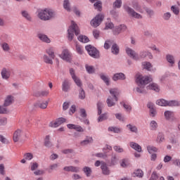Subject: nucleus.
Returning a JSON list of instances; mask_svg holds the SVG:
<instances>
[{"mask_svg":"<svg viewBox=\"0 0 180 180\" xmlns=\"http://www.w3.org/2000/svg\"><path fill=\"white\" fill-rule=\"evenodd\" d=\"M136 84H139V87H137L136 89V92L139 94H143L144 93V86L147 85L149 82H151L153 81V79L151 77H149L148 76H143L141 75L136 76Z\"/></svg>","mask_w":180,"mask_h":180,"instance_id":"obj_1","label":"nucleus"},{"mask_svg":"<svg viewBox=\"0 0 180 180\" xmlns=\"http://www.w3.org/2000/svg\"><path fill=\"white\" fill-rule=\"evenodd\" d=\"M38 18L41 20H50V19L54 18V12L49 8L41 10L38 13Z\"/></svg>","mask_w":180,"mask_h":180,"instance_id":"obj_2","label":"nucleus"},{"mask_svg":"<svg viewBox=\"0 0 180 180\" xmlns=\"http://www.w3.org/2000/svg\"><path fill=\"white\" fill-rule=\"evenodd\" d=\"M110 94L112 96V98L110 96L108 98L107 105L109 108H111V106H115V102H117V95H119L120 92L117 89H111Z\"/></svg>","mask_w":180,"mask_h":180,"instance_id":"obj_3","label":"nucleus"},{"mask_svg":"<svg viewBox=\"0 0 180 180\" xmlns=\"http://www.w3.org/2000/svg\"><path fill=\"white\" fill-rule=\"evenodd\" d=\"M68 40L70 41H72L74 39V33L76 36L79 34V28H78V25L75 24L74 21H72V25L70 26L69 29L68 30Z\"/></svg>","mask_w":180,"mask_h":180,"instance_id":"obj_4","label":"nucleus"},{"mask_svg":"<svg viewBox=\"0 0 180 180\" xmlns=\"http://www.w3.org/2000/svg\"><path fill=\"white\" fill-rule=\"evenodd\" d=\"M159 106H179V102L176 101H167L165 99H160L156 101Z\"/></svg>","mask_w":180,"mask_h":180,"instance_id":"obj_5","label":"nucleus"},{"mask_svg":"<svg viewBox=\"0 0 180 180\" xmlns=\"http://www.w3.org/2000/svg\"><path fill=\"white\" fill-rule=\"evenodd\" d=\"M86 51L89 54L91 57L93 58H99V51L96 50V48L94 47L91 45H87L85 47Z\"/></svg>","mask_w":180,"mask_h":180,"instance_id":"obj_6","label":"nucleus"},{"mask_svg":"<svg viewBox=\"0 0 180 180\" xmlns=\"http://www.w3.org/2000/svg\"><path fill=\"white\" fill-rule=\"evenodd\" d=\"M103 19H105V15H103V14L97 15L94 18L91 20V26H93V27H98V26L102 23Z\"/></svg>","mask_w":180,"mask_h":180,"instance_id":"obj_7","label":"nucleus"},{"mask_svg":"<svg viewBox=\"0 0 180 180\" xmlns=\"http://www.w3.org/2000/svg\"><path fill=\"white\" fill-rule=\"evenodd\" d=\"M124 9L127 12L128 15H129V16H132V18H135L136 19H141V18H143L141 15L137 13L129 6H124Z\"/></svg>","mask_w":180,"mask_h":180,"instance_id":"obj_8","label":"nucleus"},{"mask_svg":"<svg viewBox=\"0 0 180 180\" xmlns=\"http://www.w3.org/2000/svg\"><path fill=\"white\" fill-rule=\"evenodd\" d=\"M70 74L76 85L79 86V88H82V82L81 81L80 78L75 75V70H74L72 68H70Z\"/></svg>","mask_w":180,"mask_h":180,"instance_id":"obj_9","label":"nucleus"},{"mask_svg":"<svg viewBox=\"0 0 180 180\" xmlns=\"http://www.w3.org/2000/svg\"><path fill=\"white\" fill-rule=\"evenodd\" d=\"M127 30V27L126 25H120L115 27V29L112 30V33L115 36H117V34H120L122 32H126Z\"/></svg>","mask_w":180,"mask_h":180,"instance_id":"obj_10","label":"nucleus"},{"mask_svg":"<svg viewBox=\"0 0 180 180\" xmlns=\"http://www.w3.org/2000/svg\"><path fill=\"white\" fill-rule=\"evenodd\" d=\"M60 58L65 61H71V54L68 49H64L62 53L60 55Z\"/></svg>","mask_w":180,"mask_h":180,"instance_id":"obj_11","label":"nucleus"},{"mask_svg":"<svg viewBox=\"0 0 180 180\" xmlns=\"http://www.w3.org/2000/svg\"><path fill=\"white\" fill-rule=\"evenodd\" d=\"M66 120L65 118H58L56 121L51 122L50 123L51 127H58V126H60V124H63V123H65Z\"/></svg>","mask_w":180,"mask_h":180,"instance_id":"obj_12","label":"nucleus"},{"mask_svg":"<svg viewBox=\"0 0 180 180\" xmlns=\"http://www.w3.org/2000/svg\"><path fill=\"white\" fill-rule=\"evenodd\" d=\"M126 53L129 57H131V58H133V60H139V55H137L133 49L127 48Z\"/></svg>","mask_w":180,"mask_h":180,"instance_id":"obj_13","label":"nucleus"},{"mask_svg":"<svg viewBox=\"0 0 180 180\" xmlns=\"http://www.w3.org/2000/svg\"><path fill=\"white\" fill-rule=\"evenodd\" d=\"M22 130L20 129H17L16 131H15L13 135V140L14 143H18V141H19V140H20V137H22Z\"/></svg>","mask_w":180,"mask_h":180,"instance_id":"obj_14","label":"nucleus"},{"mask_svg":"<svg viewBox=\"0 0 180 180\" xmlns=\"http://www.w3.org/2000/svg\"><path fill=\"white\" fill-rule=\"evenodd\" d=\"M68 129H74L76 130V131H79V132H84L85 131V129H84V128H82V127L79 126V125H77V124H68L67 125Z\"/></svg>","mask_w":180,"mask_h":180,"instance_id":"obj_15","label":"nucleus"},{"mask_svg":"<svg viewBox=\"0 0 180 180\" xmlns=\"http://www.w3.org/2000/svg\"><path fill=\"white\" fill-rule=\"evenodd\" d=\"M1 77L3 79H8L11 77V70L6 68H3L1 70Z\"/></svg>","mask_w":180,"mask_h":180,"instance_id":"obj_16","label":"nucleus"},{"mask_svg":"<svg viewBox=\"0 0 180 180\" xmlns=\"http://www.w3.org/2000/svg\"><path fill=\"white\" fill-rule=\"evenodd\" d=\"M35 108H39L40 109H46L49 106V101H39L34 104Z\"/></svg>","mask_w":180,"mask_h":180,"instance_id":"obj_17","label":"nucleus"},{"mask_svg":"<svg viewBox=\"0 0 180 180\" xmlns=\"http://www.w3.org/2000/svg\"><path fill=\"white\" fill-rule=\"evenodd\" d=\"M42 60L46 64H51V65H53V60H54V58H51V56H50L44 54V56H42Z\"/></svg>","mask_w":180,"mask_h":180,"instance_id":"obj_18","label":"nucleus"},{"mask_svg":"<svg viewBox=\"0 0 180 180\" xmlns=\"http://www.w3.org/2000/svg\"><path fill=\"white\" fill-rule=\"evenodd\" d=\"M132 7L134 8V9H135V11H137L138 12H140L141 13H143V12H144L143 8H141V6L140 5H139V2L136 1H134L132 2Z\"/></svg>","mask_w":180,"mask_h":180,"instance_id":"obj_19","label":"nucleus"},{"mask_svg":"<svg viewBox=\"0 0 180 180\" xmlns=\"http://www.w3.org/2000/svg\"><path fill=\"white\" fill-rule=\"evenodd\" d=\"M113 81H119V79H126V77L123 73H116L112 77Z\"/></svg>","mask_w":180,"mask_h":180,"instance_id":"obj_20","label":"nucleus"},{"mask_svg":"<svg viewBox=\"0 0 180 180\" xmlns=\"http://www.w3.org/2000/svg\"><path fill=\"white\" fill-rule=\"evenodd\" d=\"M13 102V96H8L4 101V105L9 106V105H12Z\"/></svg>","mask_w":180,"mask_h":180,"instance_id":"obj_21","label":"nucleus"},{"mask_svg":"<svg viewBox=\"0 0 180 180\" xmlns=\"http://www.w3.org/2000/svg\"><path fill=\"white\" fill-rule=\"evenodd\" d=\"M101 168L103 171V174L104 175H109L110 174V171L109 170V169L108 168V166L106 165L105 163H102Z\"/></svg>","mask_w":180,"mask_h":180,"instance_id":"obj_22","label":"nucleus"},{"mask_svg":"<svg viewBox=\"0 0 180 180\" xmlns=\"http://www.w3.org/2000/svg\"><path fill=\"white\" fill-rule=\"evenodd\" d=\"M129 146L130 147H131V148H133L136 151H138V153H141V146L138 143L131 142Z\"/></svg>","mask_w":180,"mask_h":180,"instance_id":"obj_23","label":"nucleus"},{"mask_svg":"<svg viewBox=\"0 0 180 180\" xmlns=\"http://www.w3.org/2000/svg\"><path fill=\"white\" fill-rule=\"evenodd\" d=\"M147 89H152V91H155V92H160V86L158 84L153 83L147 86Z\"/></svg>","mask_w":180,"mask_h":180,"instance_id":"obj_24","label":"nucleus"},{"mask_svg":"<svg viewBox=\"0 0 180 180\" xmlns=\"http://www.w3.org/2000/svg\"><path fill=\"white\" fill-rule=\"evenodd\" d=\"M21 15L22 18H25L27 20H29V22H32V16H30V14L26 11H22L21 12Z\"/></svg>","mask_w":180,"mask_h":180,"instance_id":"obj_25","label":"nucleus"},{"mask_svg":"<svg viewBox=\"0 0 180 180\" xmlns=\"http://www.w3.org/2000/svg\"><path fill=\"white\" fill-rule=\"evenodd\" d=\"M39 39L41 40V41H44L45 43H50V39L47 37V35H44L43 34H38Z\"/></svg>","mask_w":180,"mask_h":180,"instance_id":"obj_26","label":"nucleus"},{"mask_svg":"<svg viewBox=\"0 0 180 180\" xmlns=\"http://www.w3.org/2000/svg\"><path fill=\"white\" fill-rule=\"evenodd\" d=\"M94 141V139L91 136H87L86 139L84 141H82L80 144L81 146H86L87 144H90V143H92Z\"/></svg>","mask_w":180,"mask_h":180,"instance_id":"obj_27","label":"nucleus"},{"mask_svg":"<svg viewBox=\"0 0 180 180\" xmlns=\"http://www.w3.org/2000/svg\"><path fill=\"white\" fill-rule=\"evenodd\" d=\"M46 54L51 57V58H56V55L54 54V49L53 48H49L46 50Z\"/></svg>","mask_w":180,"mask_h":180,"instance_id":"obj_28","label":"nucleus"},{"mask_svg":"<svg viewBox=\"0 0 180 180\" xmlns=\"http://www.w3.org/2000/svg\"><path fill=\"white\" fill-rule=\"evenodd\" d=\"M77 39L79 41H81L82 43H88V41H89V38L84 35L79 36Z\"/></svg>","mask_w":180,"mask_h":180,"instance_id":"obj_29","label":"nucleus"},{"mask_svg":"<svg viewBox=\"0 0 180 180\" xmlns=\"http://www.w3.org/2000/svg\"><path fill=\"white\" fill-rule=\"evenodd\" d=\"M166 58H167V61H168L169 64H171V65H173L175 64V58H174L173 56L167 55Z\"/></svg>","mask_w":180,"mask_h":180,"instance_id":"obj_30","label":"nucleus"},{"mask_svg":"<svg viewBox=\"0 0 180 180\" xmlns=\"http://www.w3.org/2000/svg\"><path fill=\"white\" fill-rule=\"evenodd\" d=\"M63 91H64L65 92H67L69 89H70V84L68 83V81L65 80L63 82V88H62Z\"/></svg>","mask_w":180,"mask_h":180,"instance_id":"obj_31","label":"nucleus"},{"mask_svg":"<svg viewBox=\"0 0 180 180\" xmlns=\"http://www.w3.org/2000/svg\"><path fill=\"white\" fill-rule=\"evenodd\" d=\"M147 150L149 154H153V153H157L158 149L155 146H147Z\"/></svg>","mask_w":180,"mask_h":180,"instance_id":"obj_32","label":"nucleus"},{"mask_svg":"<svg viewBox=\"0 0 180 180\" xmlns=\"http://www.w3.org/2000/svg\"><path fill=\"white\" fill-rule=\"evenodd\" d=\"M112 54H119V46L117 44H114L111 48Z\"/></svg>","mask_w":180,"mask_h":180,"instance_id":"obj_33","label":"nucleus"},{"mask_svg":"<svg viewBox=\"0 0 180 180\" xmlns=\"http://www.w3.org/2000/svg\"><path fill=\"white\" fill-rule=\"evenodd\" d=\"M1 48L4 50V51H11V46H9V44L6 42H4L1 44Z\"/></svg>","mask_w":180,"mask_h":180,"instance_id":"obj_34","label":"nucleus"},{"mask_svg":"<svg viewBox=\"0 0 180 180\" xmlns=\"http://www.w3.org/2000/svg\"><path fill=\"white\" fill-rule=\"evenodd\" d=\"M164 140H165V138L164 137V134L161 133L158 134V137L156 139V142L161 143H162V141H164Z\"/></svg>","mask_w":180,"mask_h":180,"instance_id":"obj_35","label":"nucleus"},{"mask_svg":"<svg viewBox=\"0 0 180 180\" xmlns=\"http://www.w3.org/2000/svg\"><path fill=\"white\" fill-rule=\"evenodd\" d=\"M44 146L46 147H51V142L50 141V136L47 135L44 139Z\"/></svg>","mask_w":180,"mask_h":180,"instance_id":"obj_36","label":"nucleus"},{"mask_svg":"<svg viewBox=\"0 0 180 180\" xmlns=\"http://www.w3.org/2000/svg\"><path fill=\"white\" fill-rule=\"evenodd\" d=\"M85 68L89 74H94L95 72V68L94 66L86 65Z\"/></svg>","mask_w":180,"mask_h":180,"instance_id":"obj_37","label":"nucleus"},{"mask_svg":"<svg viewBox=\"0 0 180 180\" xmlns=\"http://www.w3.org/2000/svg\"><path fill=\"white\" fill-rule=\"evenodd\" d=\"M129 165H130L129 159H123L121 162V167H122V168H126V167H129Z\"/></svg>","mask_w":180,"mask_h":180,"instance_id":"obj_38","label":"nucleus"},{"mask_svg":"<svg viewBox=\"0 0 180 180\" xmlns=\"http://www.w3.org/2000/svg\"><path fill=\"white\" fill-rule=\"evenodd\" d=\"M49 94H50L49 90L41 91L37 94V96H49Z\"/></svg>","mask_w":180,"mask_h":180,"instance_id":"obj_39","label":"nucleus"},{"mask_svg":"<svg viewBox=\"0 0 180 180\" xmlns=\"http://www.w3.org/2000/svg\"><path fill=\"white\" fill-rule=\"evenodd\" d=\"M94 8L95 9H97V11L101 12V11H102V2H101L100 1L96 2L94 4Z\"/></svg>","mask_w":180,"mask_h":180,"instance_id":"obj_40","label":"nucleus"},{"mask_svg":"<svg viewBox=\"0 0 180 180\" xmlns=\"http://www.w3.org/2000/svg\"><path fill=\"white\" fill-rule=\"evenodd\" d=\"M127 127L130 130V131H132V133H137L138 131L137 127L134 125L128 124L127 125Z\"/></svg>","mask_w":180,"mask_h":180,"instance_id":"obj_41","label":"nucleus"},{"mask_svg":"<svg viewBox=\"0 0 180 180\" xmlns=\"http://www.w3.org/2000/svg\"><path fill=\"white\" fill-rule=\"evenodd\" d=\"M63 7L64 9L68 11V12H70V11H71V8H70V1H68V0H64Z\"/></svg>","mask_w":180,"mask_h":180,"instance_id":"obj_42","label":"nucleus"},{"mask_svg":"<svg viewBox=\"0 0 180 180\" xmlns=\"http://www.w3.org/2000/svg\"><path fill=\"white\" fill-rule=\"evenodd\" d=\"M83 171H84V174H86V176H90L92 172V170L89 167H84L83 168Z\"/></svg>","mask_w":180,"mask_h":180,"instance_id":"obj_43","label":"nucleus"},{"mask_svg":"<svg viewBox=\"0 0 180 180\" xmlns=\"http://www.w3.org/2000/svg\"><path fill=\"white\" fill-rule=\"evenodd\" d=\"M143 171L141 169H137L134 172V176H138L139 178H143Z\"/></svg>","mask_w":180,"mask_h":180,"instance_id":"obj_44","label":"nucleus"},{"mask_svg":"<svg viewBox=\"0 0 180 180\" xmlns=\"http://www.w3.org/2000/svg\"><path fill=\"white\" fill-rule=\"evenodd\" d=\"M102 108H103V103H102V102H101V101H98L97 103V109H98V115H101Z\"/></svg>","mask_w":180,"mask_h":180,"instance_id":"obj_45","label":"nucleus"},{"mask_svg":"<svg viewBox=\"0 0 180 180\" xmlns=\"http://www.w3.org/2000/svg\"><path fill=\"white\" fill-rule=\"evenodd\" d=\"M150 126L152 130H156L157 127H158V124H157V122L153 120L150 122Z\"/></svg>","mask_w":180,"mask_h":180,"instance_id":"obj_46","label":"nucleus"},{"mask_svg":"<svg viewBox=\"0 0 180 180\" xmlns=\"http://www.w3.org/2000/svg\"><path fill=\"white\" fill-rule=\"evenodd\" d=\"M7 113H9L8 108L0 106V115H6Z\"/></svg>","mask_w":180,"mask_h":180,"instance_id":"obj_47","label":"nucleus"},{"mask_svg":"<svg viewBox=\"0 0 180 180\" xmlns=\"http://www.w3.org/2000/svg\"><path fill=\"white\" fill-rule=\"evenodd\" d=\"M106 119H108V114L104 113L98 117V122H103V120H106Z\"/></svg>","mask_w":180,"mask_h":180,"instance_id":"obj_48","label":"nucleus"},{"mask_svg":"<svg viewBox=\"0 0 180 180\" xmlns=\"http://www.w3.org/2000/svg\"><path fill=\"white\" fill-rule=\"evenodd\" d=\"M79 99H85V91L82 89V87L79 91Z\"/></svg>","mask_w":180,"mask_h":180,"instance_id":"obj_49","label":"nucleus"},{"mask_svg":"<svg viewBox=\"0 0 180 180\" xmlns=\"http://www.w3.org/2000/svg\"><path fill=\"white\" fill-rule=\"evenodd\" d=\"M171 11H172L173 13H174V15H179V8H178L176 6H172L171 7Z\"/></svg>","mask_w":180,"mask_h":180,"instance_id":"obj_50","label":"nucleus"},{"mask_svg":"<svg viewBox=\"0 0 180 180\" xmlns=\"http://www.w3.org/2000/svg\"><path fill=\"white\" fill-rule=\"evenodd\" d=\"M143 68H145V70H148V71H150V69L152 67L151 63L150 62H144L143 63Z\"/></svg>","mask_w":180,"mask_h":180,"instance_id":"obj_51","label":"nucleus"},{"mask_svg":"<svg viewBox=\"0 0 180 180\" xmlns=\"http://www.w3.org/2000/svg\"><path fill=\"white\" fill-rule=\"evenodd\" d=\"M165 116L166 119L168 120L171 119L172 117V116H174V112H170V111H166L165 112Z\"/></svg>","mask_w":180,"mask_h":180,"instance_id":"obj_52","label":"nucleus"},{"mask_svg":"<svg viewBox=\"0 0 180 180\" xmlns=\"http://www.w3.org/2000/svg\"><path fill=\"white\" fill-rule=\"evenodd\" d=\"M109 131H113L114 133H120L121 129L117 127H110L108 128Z\"/></svg>","mask_w":180,"mask_h":180,"instance_id":"obj_53","label":"nucleus"},{"mask_svg":"<svg viewBox=\"0 0 180 180\" xmlns=\"http://www.w3.org/2000/svg\"><path fill=\"white\" fill-rule=\"evenodd\" d=\"M24 158L25 160H27L28 161H30V160L33 159V154L30 153H27L24 155Z\"/></svg>","mask_w":180,"mask_h":180,"instance_id":"obj_54","label":"nucleus"},{"mask_svg":"<svg viewBox=\"0 0 180 180\" xmlns=\"http://www.w3.org/2000/svg\"><path fill=\"white\" fill-rule=\"evenodd\" d=\"M58 168V164L55 163L53 165H50L49 169H48L49 172H51V171H54V169H57Z\"/></svg>","mask_w":180,"mask_h":180,"instance_id":"obj_55","label":"nucleus"},{"mask_svg":"<svg viewBox=\"0 0 180 180\" xmlns=\"http://www.w3.org/2000/svg\"><path fill=\"white\" fill-rule=\"evenodd\" d=\"M76 51L78 53V54H82L84 53V49H82V46H80L79 45H76Z\"/></svg>","mask_w":180,"mask_h":180,"instance_id":"obj_56","label":"nucleus"},{"mask_svg":"<svg viewBox=\"0 0 180 180\" xmlns=\"http://www.w3.org/2000/svg\"><path fill=\"white\" fill-rule=\"evenodd\" d=\"M101 78L104 81L106 85H109V78L106 77L105 75H101Z\"/></svg>","mask_w":180,"mask_h":180,"instance_id":"obj_57","label":"nucleus"},{"mask_svg":"<svg viewBox=\"0 0 180 180\" xmlns=\"http://www.w3.org/2000/svg\"><path fill=\"white\" fill-rule=\"evenodd\" d=\"M76 110H77V107L75 105H73L70 108L69 114L70 115H74L75 113Z\"/></svg>","mask_w":180,"mask_h":180,"instance_id":"obj_58","label":"nucleus"},{"mask_svg":"<svg viewBox=\"0 0 180 180\" xmlns=\"http://www.w3.org/2000/svg\"><path fill=\"white\" fill-rule=\"evenodd\" d=\"M121 105H123V107L126 109L127 112H130V110H131V106L129 105V104H126L122 102L121 103Z\"/></svg>","mask_w":180,"mask_h":180,"instance_id":"obj_59","label":"nucleus"},{"mask_svg":"<svg viewBox=\"0 0 180 180\" xmlns=\"http://www.w3.org/2000/svg\"><path fill=\"white\" fill-rule=\"evenodd\" d=\"M162 18L164 20H169V18H171V13H164Z\"/></svg>","mask_w":180,"mask_h":180,"instance_id":"obj_60","label":"nucleus"},{"mask_svg":"<svg viewBox=\"0 0 180 180\" xmlns=\"http://www.w3.org/2000/svg\"><path fill=\"white\" fill-rule=\"evenodd\" d=\"M115 8H120L122 6V0H116L114 3Z\"/></svg>","mask_w":180,"mask_h":180,"instance_id":"obj_61","label":"nucleus"},{"mask_svg":"<svg viewBox=\"0 0 180 180\" xmlns=\"http://www.w3.org/2000/svg\"><path fill=\"white\" fill-rule=\"evenodd\" d=\"M110 44H112V41H105L104 44V49H105L106 50H108V49H110Z\"/></svg>","mask_w":180,"mask_h":180,"instance_id":"obj_62","label":"nucleus"},{"mask_svg":"<svg viewBox=\"0 0 180 180\" xmlns=\"http://www.w3.org/2000/svg\"><path fill=\"white\" fill-rule=\"evenodd\" d=\"M99 34H101V32L98 30H95L93 31V36L95 37V39L99 38Z\"/></svg>","mask_w":180,"mask_h":180,"instance_id":"obj_63","label":"nucleus"},{"mask_svg":"<svg viewBox=\"0 0 180 180\" xmlns=\"http://www.w3.org/2000/svg\"><path fill=\"white\" fill-rule=\"evenodd\" d=\"M80 116L82 117H86V110L84 108L80 109Z\"/></svg>","mask_w":180,"mask_h":180,"instance_id":"obj_64","label":"nucleus"}]
</instances>
